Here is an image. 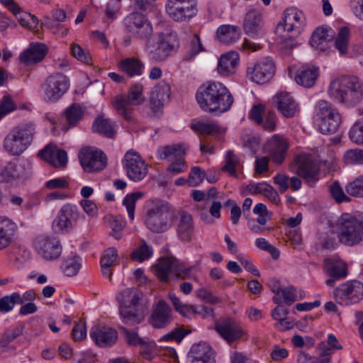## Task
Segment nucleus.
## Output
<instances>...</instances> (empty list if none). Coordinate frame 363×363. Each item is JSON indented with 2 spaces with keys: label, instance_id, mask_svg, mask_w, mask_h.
<instances>
[{
  "label": "nucleus",
  "instance_id": "nucleus-1",
  "mask_svg": "<svg viewBox=\"0 0 363 363\" xmlns=\"http://www.w3.org/2000/svg\"><path fill=\"white\" fill-rule=\"evenodd\" d=\"M196 99L205 111L224 113L232 106L234 99L226 86L220 82H208L201 86Z\"/></svg>",
  "mask_w": 363,
  "mask_h": 363
},
{
  "label": "nucleus",
  "instance_id": "nucleus-2",
  "mask_svg": "<svg viewBox=\"0 0 363 363\" xmlns=\"http://www.w3.org/2000/svg\"><path fill=\"white\" fill-rule=\"evenodd\" d=\"M328 94L334 101L354 106L363 99V85L355 76H343L330 82Z\"/></svg>",
  "mask_w": 363,
  "mask_h": 363
},
{
  "label": "nucleus",
  "instance_id": "nucleus-3",
  "mask_svg": "<svg viewBox=\"0 0 363 363\" xmlns=\"http://www.w3.org/2000/svg\"><path fill=\"white\" fill-rule=\"evenodd\" d=\"M174 213L172 206L160 199H150L146 203L145 222L154 233H162L170 229Z\"/></svg>",
  "mask_w": 363,
  "mask_h": 363
},
{
  "label": "nucleus",
  "instance_id": "nucleus-4",
  "mask_svg": "<svg viewBox=\"0 0 363 363\" xmlns=\"http://www.w3.org/2000/svg\"><path fill=\"white\" fill-rule=\"evenodd\" d=\"M142 294L135 288L122 290L117 296L120 304V314L123 322L128 325L140 323L144 318L143 308L140 304Z\"/></svg>",
  "mask_w": 363,
  "mask_h": 363
},
{
  "label": "nucleus",
  "instance_id": "nucleus-5",
  "mask_svg": "<svg viewBox=\"0 0 363 363\" xmlns=\"http://www.w3.org/2000/svg\"><path fill=\"white\" fill-rule=\"evenodd\" d=\"M337 235L347 246L363 245V218L343 213L337 221Z\"/></svg>",
  "mask_w": 363,
  "mask_h": 363
},
{
  "label": "nucleus",
  "instance_id": "nucleus-6",
  "mask_svg": "<svg viewBox=\"0 0 363 363\" xmlns=\"http://www.w3.org/2000/svg\"><path fill=\"white\" fill-rule=\"evenodd\" d=\"M179 46V39L175 33H160L155 43L150 40L146 42L145 50L151 61L160 62L175 53Z\"/></svg>",
  "mask_w": 363,
  "mask_h": 363
},
{
  "label": "nucleus",
  "instance_id": "nucleus-7",
  "mask_svg": "<svg viewBox=\"0 0 363 363\" xmlns=\"http://www.w3.org/2000/svg\"><path fill=\"white\" fill-rule=\"evenodd\" d=\"M35 133L33 123L16 126L4 138V147L11 155H20L30 145Z\"/></svg>",
  "mask_w": 363,
  "mask_h": 363
},
{
  "label": "nucleus",
  "instance_id": "nucleus-8",
  "mask_svg": "<svg viewBox=\"0 0 363 363\" xmlns=\"http://www.w3.org/2000/svg\"><path fill=\"white\" fill-rule=\"evenodd\" d=\"M145 97L143 95V86L140 83L132 85L127 95L120 94L116 96L112 104L118 115L128 121L133 120V106L143 104Z\"/></svg>",
  "mask_w": 363,
  "mask_h": 363
},
{
  "label": "nucleus",
  "instance_id": "nucleus-9",
  "mask_svg": "<svg viewBox=\"0 0 363 363\" xmlns=\"http://www.w3.org/2000/svg\"><path fill=\"white\" fill-rule=\"evenodd\" d=\"M318 125L320 133L334 134L341 123V117L337 109L327 101L320 100L316 104Z\"/></svg>",
  "mask_w": 363,
  "mask_h": 363
},
{
  "label": "nucleus",
  "instance_id": "nucleus-10",
  "mask_svg": "<svg viewBox=\"0 0 363 363\" xmlns=\"http://www.w3.org/2000/svg\"><path fill=\"white\" fill-rule=\"evenodd\" d=\"M69 79L61 72H55L49 75L41 84L44 99L48 102H56L68 91Z\"/></svg>",
  "mask_w": 363,
  "mask_h": 363
},
{
  "label": "nucleus",
  "instance_id": "nucleus-11",
  "mask_svg": "<svg viewBox=\"0 0 363 363\" xmlns=\"http://www.w3.org/2000/svg\"><path fill=\"white\" fill-rule=\"evenodd\" d=\"M124 24L126 31L135 38L147 42L152 35L153 28L150 21L139 12L129 14L125 18Z\"/></svg>",
  "mask_w": 363,
  "mask_h": 363
},
{
  "label": "nucleus",
  "instance_id": "nucleus-12",
  "mask_svg": "<svg viewBox=\"0 0 363 363\" xmlns=\"http://www.w3.org/2000/svg\"><path fill=\"white\" fill-rule=\"evenodd\" d=\"M81 217L84 218V215L80 213L75 204L65 203L61 207L53 220L52 229L58 233L69 232L76 226Z\"/></svg>",
  "mask_w": 363,
  "mask_h": 363
},
{
  "label": "nucleus",
  "instance_id": "nucleus-13",
  "mask_svg": "<svg viewBox=\"0 0 363 363\" xmlns=\"http://www.w3.org/2000/svg\"><path fill=\"white\" fill-rule=\"evenodd\" d=\"M123 165L127 177L135 182L142 181L148 172L147 164L141 156L133 150L125 154Z\"/></svg>",
  "mask_w": 363,
  "mask_h": 363
},
{
  "label": "nucleus",
  "instance_id": "nucleus-14",
  "mask_svg": "<svg viewBox=\"0 0 363 363\" xmlns=\"http://www.w3.org/2000/svg\"><path fill=\"white\" fill-rule=\"evenodd\" d=\"M334 297L342 305L356 303L363 298V284L357 281L342 284L335 289Z\"/></svg>",
  "mask_w": 363,
  "mask_h": 363
},
{
  "label": "nucleus",
  "instance_id": "nucleus-15",
  "mask_svg": "<svg viewBox=\"0 0 363 363\" xmlns=\"http://www.w3.org/2000/svg\"><path fill=\"white\" fill-rule=\"evenodd\" d=\"M79 158L81 165L87 172L101 171L106 165V157L104 152L92 147L82 148Z\"/></svg>",
  "mask_w": 363,
  "mask_h": 363
},
{
  "label": "nucleus",
  "instance_id": "nucleus-16",
  "mask_svg": "<svg viewBox=\"0 0 363 363\" xmlns=\"http://www.w3.org/2000/svg\"><path fill=\"white\" fill-rule=\"evenodd\" d=\"M215 330L228 343L239 340L244 333L240 323L231 317L218 320L215 324Z\"/></svg>",
  "mask_w": 363,
  "mask_h": 363
},
{
  "label": "nucleus",
  "instance_id": "nucleus-17",
  "mask_svg": "<svg viewBox=\"0 0 363 363\" xmlns=\"http://www.w3.org/2000/svg\"><path fill=\"white\" fill-rule=\"evenodd\" d=\"M305 25V17L302 11L296 8H290L284 12L283 23H279L277 27V32L287 31L299 35Z\"/></svg>",
  "mask_w": 363,
  "mask_h": 363
},
{
  "label": "nucleus",
  "instance_id": "nucleus-18",
  "mask_svg": "<svg viewBox=\"0 0 363 363\" xmlns=\"http://www.w3.org/2000/svg\"><path fill=\"white\" fill-rule=\"evenodd\" d=\"M296 173L310 185L318 179L319 168L311 159V155L301 154L294 160Z\"/></svg>",
  "mask_w": 363,
  "mask_h": 363
},
{
  "label": "nucleus",
  "instance_id": "nucleus-19",
  "mask_svg": "<svg viewBox=\"0 0 363 363\" xmlns=\"http://www.w3.org/2000/svg\"><path fill=\"white\" fill-rule=\"evenodd\" d=\"M38 253L47 260L57 259L61 255L62 246L54 237L39 236L34 242Z\"/></svg>",
  "mask_w": 363,
  "mask_h": 363
},
{
  "label": "nucleus",
  "instance_id": "nucleus-20",
  "mask_svg": "<svg viewBox=\"0 0 363 363\" xmlns=\"http://www.w3.org/2000/svg\"><path fill=\"white\" fill-rule=\"evenodd\" d=\"M172 321L171 308L164 301H159L152 309L148 323L154 328L162 329L167 327Z\"/></svg>",
  "mask_w": 363,
  "mask_h": 363
},
{
  "label": "nucleus",
  "instance_id": "nucleus-21",
  "mask_svg": "<svg viewBox=\"0 0 363 363\" xmlns=\"http://www.w3.org/2000/svg\"><path fill=\"white\" fill-rule=\"evenodd\" d=\"M169 97L170 86L168 84L161 82L154 87L150 97V107L155 116L162 115V109Z\"/></svg>",
  "mask_w": 363,
  "mask_h": 363
},
{
  "label": "nucleus",
  "instance_id": "nucleus-22",
  "mask_svg": "<svg viewBox=\"0 0 363 363\" xmlns=\"http://www.w3.org/2000/svg\"><path fill=\"white\" fill-rule=\"evenodd\" d=\"M275 72L273 61L267 58L264 61L256 63L252 67L247 69V74L252 81L257 84H264L268 82Z\"/></svg>",
  "mask_w": 363,
  "mask_h": 363
},
{
  "label": "nucleus",
  "instance_id": "nucleus-23",
  "mask_svg": "<svg viewBox=\"0 0 363 363\" xmlns=\"http://www.w3.org/2000/svg\"><path fill=\"white\" fill-rule=\"evenodd\" d=\"M264 148L272 160L280 164L285 160L289 145L284 138L274 135L267 141Z\"/></svg>",
  "mask_w": 363,
  "mask_h": 363
},
{
  "label": "nucleus",
  "instance_id": "nucleus-24",
  "mask_svg": "<svg viewBox=\"0 0 363 363\" xmlns=\"http://www.w3.org/2000/svg\"><path fill=\"white\" fill-rule=\"evenodd\" d=\"M264 23L259 11L252 9L245 16L243 28L245 33L252 38H261L264 35Z\"/></svg>",
  "mask_w": 363,
  "mask_h": 363
},
{
  "label": "nucleus",
  "instance_id": "nucleus-25",
  "mask_svg": "<svg viewBox=\"0 0 363 363\" xmlns=\"http://www.w3.org/2000/svg\"><path fill=\"white\" fill-rule=\"evenodd\" d=\"M38 156L54 167H65L67 163V152L52 144H48L40 150Z\"/></svg>",
  "mask_w": 363,
  "mask_h": 363
},
{
  "label": "nucleus",
  "instance_id": "nucleus-26",
  "mask_svg": "<svg viewBox=\"0 0 363 363\" xmlns=\"http://www.w3.org/2000/svg\"><path fill=\"white\" fill-rule=\"evenodd\" d=\"M274 104L282 116L292 118L298 112V104L289 92H280L273 98Z\"/></svg>",
  "mask_w": 363,
  "mask_h": 363
},
{
  "label": "nucleus",
  "instance_id": "nucleus-27",
  "mask_svg": "<svg viewBox=\"0 0 363 363\" xmlns=\"http://www.w3.org/2000/svg\"><path fill=\"white\" fill-rule=\"evenodd\" d=\"M90 336L97 345L106 347L116 342L118 333L112 328L96 325L91 329Z\"/></svg>",
  "mask_w": 363,
  "mask_h": 363
},
{
  "label": "nucleus",
  "instance_id": "nucleus-28",
  "mask_svg": "<svg viewBox=\"0 0 363 363\" xmlns=\"http://www.w3.org/2000/svg\"><path fill=\"white\" fill-rule=\"evenodd\" d=\"M194 223L192 216L184 211L179 213V220L177 226L178 238L184 242H189L194 235Z\"/></svg>",
  "mask_w": 363,
  "mask_h": 363
},
{
  "label": "nucleus",
  "instance_id": "nucleus-29",
  "mask_svg": "<svg viewBox=\"0 0 363 363\" xmlns=\"http://www.w3.org/2000/svg\"><path fill=\"white\" fill-rule=\"evenodd\" d=\"M17 225L7 216H0V251L10 246L14 240Z\"/></svg>",
  "mask_w": 363,
  "mask_h": 363
},
{
  "label": "nucleus",
  "instance_id": "nucleus-30",
  "mask_svg": "<svg viewBox=\"0 0 363 363\" xmlns=\"http://www.w3.org/2000/svg\"><path fill=\"white\" fill-rule=\"evenodd\" d=\"M191 363H216L211 347L205 342L193 345L189 352Z\"/></svg>",
  "mask_w": 363,
  "mask_h": 363
},
{
  "label": "nucleus",
  "instance_id": "nucleus-31",
  "mask_svg": "<svg viewBox=\"0 0 363 363\" xmlns=\"http://www.w3.org/2000/svg\"><path fill=\"white\" fill-rule=\"evenodd\" d=\"M187 149L188 146L184 143L173 144L159 147L157 153L159 159L173 162L183 158Z\"/></svg>",
  "mask_w": 363,
  "mask_h": 363
},
{
  "label": "nucleus",
  "instance_id": "nucleus-32",
  "mask_svg": "<svg viewBox=\"0 0 363 363\" xmlns=\"http://www.w3.org/2000/svg\"><path fill=\"white\" fill-rule=\"evenodd\" d=\"M177 260L172 257H165L159 260L155 266V273L162 282H169L170 276H175Z\"/></svg>",
  "mask_w": 363,
  "mask_h": 363
},
{
  "label": "nucleus",
  "instance_id": "nucleus-33",
  "mask_svg": "<svg viewBox=\"0 0 363 363\" xmlns=\"http://www.w3.org/2000/svg\"><path fill=\"white\" fill-rule=\"evenodd\" d=\"M342 347L333 334L328 335L327 341L320 342L316 350L321 354L320 363H330L333 350H342Z\"/></svg>",
  "mask_w": 363,
  "mask_h": 363
},
{
  "label": "nucleus",
  "instance_id": "nucleus-34",
  "mask_svg": "<svg viewBox=\"0 0 363 363\" xmlns=\"http://www.w3.org/2000/svg\"><path fill=\"white\" fill-rule=\"evenodd\" d=\"M238 61V53L236 52H229L220 57L217 69L220 74L228 76L235 73Z\"/></svg>",
  "mask_w": 363,
  "mask_h": 363
},
{
  "label": "nucleus",
  "instance_id": "nucleus-35",
  "mask_svg": "<svg viewBox=\"0 0 363 363\" xmlns=\"http://www.w3.org/2000/svg\"><path fill=\"white\" fill-rule=\"evenodd\" d=\"M46 46L44 44L31 45L29 49L20 55V60L26 65H32L40 62L45 56Z\"/></svg>",
  "mask_w": 363,
  "mask_h": 363
},
{
  "label": "nucleus",
  "instance_id": "nucleus-36",
  "mask_svg": "<svg viewBox=\"0 0 363 363\" xmlns=\"http://www.w3.org/2000/svg\"><path fill=\"white\" fill-rule=\"evenodd\" d=\"M166 11L175 21H185L196 15V9L193 6H166Z\"/></svg>",
  "mask_w": 363,
  "mask_h": 363
},
{
  "label": "nucleus",
  "instance_id": "nucleus-37",
  "mask_svg": "<svg viewBox=\"0 0 363 363\" xmlns=\"http://www.w3.org/2000/svg\"><path fill=\"white\" fill-rule=\"evenodd\" d=\"M318 69L315 67H302L296 73V83L306 88L312 87L318 78Z\"/></svg>",
  "mask_w": 363,
  "mask_h": 363
},
{
  "label": "nucleus",
  "instance_id": "nucleus-38",
  "mask_svg": "<svg viewBox=\"0 0 363 363\" xmlns=\"http://www.w3.org/2000/svg\"><path fill=\"white\" fill-rule=\"evenodd\" d=\"M324 270L330 277L339 279L345 278L347 274V266L340 259L327 258L324 261Z\"/></svg>",
  "mask_w": 363,
  "mask_h": 363
},
{
  "label": "nucleus",
  "instance_id": "nucleus-39",
  "mask_svg": "<svg viewBox=\"0 0 363 363\" xmlns=\"http://www.w3.org/2000/svg\"><path fill=\"white\" fill-rule=\"evenodd\" d=\"M240 29L235 26L223 25L217 30L218 40L224 44H232L240 38Z\"/></svg>",
  "mask_w": 363,
  "mask_h": 363
},
{
  "label": "nucleus",
  "instance_id": "nucleus-40",
  "mask_svg": "<svg viewBox=\"0 0 363 363\" xmlns=\"http://www.w3.org/2000/svg\"><path fill=\"white\" fill-rule=\"evenodd\" d=\"M328 30L325 28H318L313 33L310 39L311 45L315 50L323 52L329 48V35Z\"/></svg>",
  "mask_w": 363,
  "mask_h": 363
},
{
  "label": "nucleus",
  "instance_id": "nucleus-41",
  "mask_svg": "<svg viewBox=\"0 0 363 363\" xmlns=\"http://www.w3.org/2000/svg\"><path fill=\"white\" fill-rule=\"evenodd\" d=\"M144 67V64L134 57L125 59L120 62L121 70L130 77L140 76L143 73Z\"/></svg>",
  "mask_w": 363,
  "mask_h": 363
},
{
  "label": "nucleus",
  "instance_id": "nucleus-42",
  "mask_svg": "<svg viewBox=\"0 0 363 363\" xmlns=\"http://www.w3.org/2000/svg\"><path fill=\"white\" fill-rule=\"evenodd\" d=\"M247 189L251 194H261L265 196L274 203L279 204L280 203L281 199L278 193L267 184H251L247 186Z\"/></svg>",
  "mask_w": 363,
  "mask_h": 363
},
{
  "label": "nucleus",
  "instance_id": "nucleus-43",
  "mask_svg": "<svg viewBox=\"0 0 363 363\" xmlns=\"http://www.w3.org/2000/svg\"><path fill=\"white\" fill-rule=\"evenodd\" d=\"M225 165L221 168L223 172H228L230 176L238 178L237 172L242 168L240 157L233 151H228L225 156Z\"/></svg>",
  "mask_w": 363,
  "mask_h": 363
},
{
  "label": "nucleus",
  "instance_id": "nucleus-44",
  "mask_svg": "<svg viewBox=\"0 0 363 363\" xmlns=\"http://www.w3.org/2000/svg\"><path fill=\"white\" fill-rule=\"evenodd\" d=\"M66 121L69 126H75L83 118L84 111L78 104H72L65 111Z\"/></svg>",
  "mask_w": 363,
  "mask_h": 363
},
{
  "label": "nucleus",
  "instance_id": "nucleus-45",
  "mask_svg": "<svg viewBox=\"0 0 363 363\" xmlns=\"http://www.w3.org/2000/svg\"><path fill=\"white\" fill-rule=\"evenodd\" d=\"M350 37V28L347 26L341 27L337 33V35L335 41V47L339 51L340 55H345L347 52Z\"/></svg>",
  "mask_w": 363,
  "mask_h": 363
},
{
  "label": "nucleus",
  "instance_id": "nucleus-46",
  "mask_svg": "<svg viewBox=\"0 0 363 363\" xmlns=\"http://www.w3.org/2000/svg\"><path fill=\"white\" fill-rule=\"evenodd\" d=\"M298 35L292 33L284 31L278 38L279 48L284 53H289L291 50L296 45V38Z\"/></svg>",
  "mask_w": 363,
  "mask_h": 363
},
{
  "label": "nucleus",
  "instance_id": "nucleus-47",
  "mask_svg": "<svg viewBox=\"0 0 363 363\" xmlns=\"http://www.w3.org/2000/svg\"><path fill=\"white\" fill-rule=\"evenodd\" d=\"M153 250L151 246L148 245L145 240H142L138 247L131 253V259L133 261L143 262L152 255Z\"/></svg>",
  "mask_w": 363,
  "mask_h": 363
},
{
  "label": "nucleus",
  "instance_id": "nucleus-48",
  "mask_svg": "<svg viewBox=\"0 0 363 363\" xmlns=\"http://www.w3.org/2000/svg\"><path fill=\"white\" fill-rule=\"evenodd\" d=\"M191 128L195 132L205 135H215L220 133V128L216 123H206L198 121L192 123Z\"/></svg>",
  "mask_w": 363,
  "mask_h": 363
},
{
  "label": "nucleus",
  "instance_id": "nucleus-49",
  "mask_svg": "<svg viewBox=\"0 0 363 363\" xmlns=\"http://www.w3.org/2000/svg\"><path fill=\"white\" fill-rule=\"evenodd\" d=\"M93 131L101 133L108 138H113L115 132L108 119L99 117L92 125Z\"/></svg>",
  "mask_w": 363,
  "mask_h": 363
},
{
  "label": "nucleus",
  "instance_id": "nucleus-50",
  "mask_svg": "<svg viewBox=\"0 0 363 363\" xmlns=\"http://www.w3.org/2000/svg\"><path fill=\"white\" fill-rule=\"evenodd\" d=\"M16 17L19 23L29 29H34L38 24V18L30 13L21 11V8L13 13Z\"/></svg>",
  "mask_w": 363,
  "mask_h": 363
},
{
  "label": "nucleus",
  "instance_id": "nucleus-51",
  "mask_svg": "<svg viewBox=\"0 0 363 363\" xmlns=\"http://www.w3.org/2000/svg\"><path fill=\"white\" fill-rule=\"evenodd\" d=\"M18 178L17 165L13 162H9L0 166V183H8Z\"/></svg>",
  "mask_w": 363,
  "mask_h": 363
},
{
  "label": "nucleus",
  "instance_id": "nucleus-52",
  "mask_svg": "<svg viewBox=\"0 0 363 363\" xmlns=\"http://www.w3.org/2000/svg\"><path fill=\"white\" fill-rule=\"evenodd\" d=\"M169 298L174 306L176 311L184 317H189L191 314L194 315L195 305H189L183 303L174 294H169Z\"/></svg>",
  "mask_w": 363,
  "mask_h": 363
},
{
  "label": "nucleus",
  "instance_id": "nucleus-53",
  "mask_svg": "<svg viewBox=\"0 0 363 363\" xmlns=\"http://www.w3.org/2000/svg\"><path fill=\"white\" fill-rule=\"evenodd\" d=\"M143 196L144 194L143 192L136 191L126 195V196L123 199V204L125 206L128 217L132 220L134 219L135 203Z\"/></svg>",
  "mask_w": 363,
  "mask_h": 363
},
{
  "label": "nucleus",
  "instance_id": "nucleus-54",
  "mask_svg": "<svg viewBox=\"0 0 363 363\" xmlns=\"http://www.w3.org/2000/svg\"><path fill=\"white\" fill-rule=\"evenodd\" d=\"M20 300V294L18 292L3 296L0 298V311L2 313L11 311Z\"/></svg>",
  "mask_w": 363,
  "mask_h": 363
},
{
  "label": "nucleus",
  "instance_id": "nucleus-55",
  "mask_svg": "<svg viewBox=\"0 0 363 363\" xmlns=\"http://www.w3.org/2000/svg\"><path fill=\"white\" fill-rule=\"evenodd\" d=\"M198 269L199 262L188 267H184L182 264H179V262H177V269H175V277L180 279L194 278V279H196V277L194 276L193 272L198 271Z\"/></svg>",
  "mask_w": 363,
  "mask_h": 363
},
{
  "label": "nucleus",
  "instance_id": "nucleus-56",
  "mask_svg": "<svg viewBox=\"0 0 363 363\" xmlns=\"http://www.w3.org/2000/svg\"><path fill=\"white\" fill-rule=\"evenodd\" d=\"M345 190L352 196L363 197V177H357L349 183L346 186Z\"/></svg>",
  "mask_w": 363,
  "mask_h": 363
},
{
  "label": "nucleus",
  "instance_id": "nucleus-57",
  "mask_svg": "<svg viewBox=\"0 0 363 363\" xmlns=\"http://www.w3.org/2000/svg\"><path fill=\"white\" fill-rule=\"evenodd\" d=\"M350 140L358 145H363V120L356 122L349 132Z\"/></svg>",
  "mask_w": 363,
  "mask_h": 363
},
{
  "label": "nucleus",
  "instance_id": "nucleus-58",
  "mask_svg": "<svg viewBox=\"0 0 363 363\" xmlns=\"http://www.w3.org/2000/svg\"><path fill=\"white\" fill-rule=\"evenodd\" d=\"M344 159L347 164H363V150L351 149L345 152Z\"/></svg>",
  "mask_w": 363,
  "mask_h": 363
},
{
  "label": "nucleus",
  "instance_id": "nucleus-59",
  "mask_svg": "<svg viewBox=\"0 0 363 363\" xmlns=\"http://www.w3.org/2000/svg\"><path fill=\"white\" fill-rule=\"evenodd\" d=\"M72 55L79 61H81L86 65H91L92 59L90 54L82 49L81 46L77 44H73L71 47Z\"/></svg>",
  "mask_w": 363,
  "mask_h": 363
},
{
  "label": "nucleus",
  "instance_id": "nucleus-60",
  "mask_svg": "<svg viewBox=\"0 0 363 363\" xmlns=\"http://www.w3.org/2000/svg\"><path fill=\"white\" fill-rule=\"evenodd\" d=\"M255 245L259 249L269 252L274 259H277L279 257V251L277 248L272 245L264 238H257L255 240Z\"/></svg>",
  "mask_w": 363,
  "mask_h": 363
},
{
  "label": "nucleus",
  "instance_id": "nucleus-61",
  "mask_svg": "<svg viewBox=\"0 0 363 363\" xmlns=\"http://www.w3.org/2000/svg\"><path fill=\"white\" fill-rule=\"evenodd\" d=\"M329 190L331 196L335 200L337 203L349 201L350 200V198L344 193L338 182H333L330 186Z\"/></svg>",
  "mask_w": 363,
  "mask_h": 363
},
{
  "label": "nucleus",
  "instance_id": "nucleus-62",
  "mask_svg": "<svg viewBox=\"0 0 363 363\" xmlns=\"http://www.w3.org/2000/svg\"><path fill=\"white\" fill-rule=\"evenodd\" d=\"M81 264L76 258L67 259L62 265V268L65 274L69 277L76 275L78 273Z\"/></svg>",
  "mask_w": 363,
  "mask_h": 363
},
{
  "label": "nucleus",
  "instance_id": "nucleus-63",
  "mask_svg": "<svg viewBox=\"0 0 363 363\" xmlns=\"http://www.w3.org/2000/svg\"><path fill=\"white\" fill-rule=\"evenodd\" d=\"M204 177V173L201 168L194 167L191 169L186 182L190 186H196L199 184Z\"/></svg>",
  "mask_w": 363,
  "mask_h": 363
},
{
  "label": "nucleus",
  "instance_id": "nucleus-64",
  "mask_svg": "<svg viewBox=\"0 0 363 363\" xmlns=\"http://www.w3.org/2000/svg\"><path fill=\"white\" fill-rule=\"evenodd\" d=\"M16 108V106L12 99L9 96H4L0 102V119Z\"/></svg>",
  "mask_w": 363,
  "mask_h": 363
}]
</instances>
